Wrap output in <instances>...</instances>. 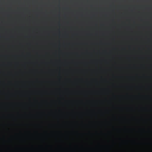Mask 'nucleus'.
I'll return each mask as SVG.
<instances>
[{
    "instance_id": "1",
    "label": "nucleus",
    "mask_w": 152,
    "mask_h": 152,
    "mask_svg": "<svg viewBox=\"0 0 152 152\" xmlns=\"http://www.w3.org/2000/svg\"><path fill=\"white\" fill-rule=\"evenodd\" d=\"M148 97V96H145V97Z\"/></svg>"
}]
</instances>
